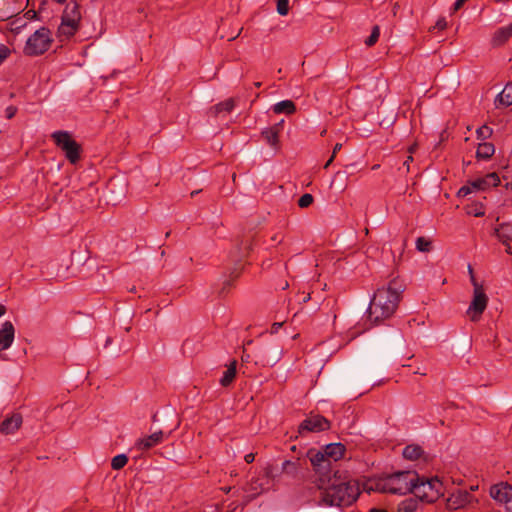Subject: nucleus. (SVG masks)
I'll return each mask as SVG.
<instances>
[{
  "label": "nucleus",
  "instance_id": "nucleus-13",
  "mask_svg": "<svg viewBox=\"0 0 512 512\" xmlns=\"http://www.w3.org/2000/svg\"><path fill=\"white\" fill-rule=\"evenodd\" d=\"M500 183V178L497 173L492 172L486 174L484 177L477 178L471 181V186L475 191H485L491 187H496Z\"/></svg>",
  "mask_w": 512,
  "mask_h": 512
},
{
  "label": "nucleus",
  "instance_id": "nucleus-3",
  "mask_svg": "<svg viewBox=\"0 0 512 512\" xmlns=\"http://www.w3.org/2000/svg\"><path fill=\"white\" fill-rule=\"evenodd\" d=\"M345 450L342 443H330L323 450L309 449L307 451V458L313 467L314 476H318L320 484L327 480L326 474L338 471L333 464L344 456Z\"/></svg>",
  "mask_w": 512,
  "mask_h": 512
},
{
  "label": "nucleus",
  "instance_id": "nucleus-19",
  "mask_svg": "<svg viewBox=\"0 0 512 512\" xmlns=\"http://www.w3.org/2000/svg\"><path fill=\"white\" fill-rule=\"evenodd\" d=\"M282 122L283 120L280 123L265 128L261 133L265 141L272 147H277L279 143V133L282 129Z\"/></svg>",
  "mask_w": 512,
  "mask_h": 512
},
{
  "label": "nucleus",
  "instance_id": "nucleus-58",
  "mask_svg": "<svg viewBox=\"0 0 512 512\" xmlns=\"http://www.w3.org/2000/svg\"><path fill=\"white\" fill-rule=\"evenodd\" d=\"M505 29H509L508 33L512 36V24L510 26L505 27Z\"/></svg>",
  "mask_w": 512,
  "mask_h": 512
},
{
  "label": "nucleus",
  "instance_id": "nucleus-26",
  "mask_svg": "<svg viewBox=\"0 0 512 512\" xmlns=\"http://www.w3.org/2000/svg\"><path fill=\"white\" fill-rule=\"evenodd\" d=\"M423 450L418 445H407L402 452V455L405 459L408 460H417L421 457Z\"/></svg>",
  "mask_w": 512,
  "mask_h": 512
},
{
  "label": "nucleus",
  "instance_id": "nucleus-20",
  "mask_svg": "<svg viewBox=\"0 0 512 512\" xmlns=\"http://www.w3.org/2000/svg\"><path fill=\"white\" fill-rule=\"evenodd\" d=\"M299 463L297 461L285 460L281 465V473L296 479L299 474Z\"/></svg>",
  "mask_w": 512,
  "mask_h": 512
},
{
  "label": "nucleus",
  "instance_id": "nucleus-5",
  "mask_svg": "<svg viewBox=\"0 0 512 512\" xmlns=\"http://www.w3.org/2000/svg\"><path fill=\"white\" fill-rule=\"evenodd\" d=\"M81 17L80 5L74 0L69 1L63 11L61 24L58 27L60 41L70 39L78 31Z\"/></svg>",
  "mask_w": 512,
  "mask_h": 512
},
{
  "label": "nucleus",
  "instance_id": "nucleus-28",
  "mask_svg": "<svg viewBox=\"0 0 512 512\" xmlns=\"http://www.w3.org/2000/svg\"><path fill=\"white\" fill-rule=\"evenodd\" d=\"M234 100L232 98L226 99L223 102L216 104L213 109L216 115L221 112H230L234 108Z\"/></svg>",
  "mask_w": 512,
  "mask_h": 512
},
{
  "label": "nucleus",
  "instance_id": "nucleus-36",
  "mask_svg": "<svg viewBox=\"0 0 512 512\" xmlns=\"http://www.w3.org/2000/svg\"><path fill=\"white\" fill-rule=\"evenodd\" d=\"M476 133H477L478 138L487 139L491 136L492 129L490 127H488L487 125H483L477 129Z\"/></svg>",
  "mask_w": 512,
  "mask_h": 512
},
{
  "label": "nucleus",
  "instance_id": "nucleus-2",
  "mask_svg": "<svg viewBox=\"0 0 512 512\" xmlns=\"http://www.w3.org/2000/svg\"><path fill=\"white\" fill-rule=\"evenodd\" d=\"M401 292V285H397L395 280L387 288L378 289L368 307L370 321L378 324L391 317L398 307Z\"/></svg>",
  "mask_w": 512,
  "mask_h": 512
},
{
  "label": "nucleus",
  "instance_id": "nucleus-25",
  "mask_svg": "<svg viewBox=\"0 0 512 512\" xmlns=\"http://www.w3.org/2000/svg\"><path fill=\"white\" fill-rule=\"evenodd\" d=\"M236 376V361H232L228 366L227 370L223 373L222 378L220 379V384L223 387L229 386Z\"/></svg>",
  "mask_w": 512,
  "mask_h": 512
},
{
  "label": "nucleus",
  "instance_id": "nucleus-63",
  "mask_svg": "<svg viewBox=\"0 0 512 512\" xmlns=\"http://www.w3.org/2000/svg\"><path fill=\"white\" fill-rule=\"evenodd\" d=\"M247 358H249V355H246V357H242V359L245 361H247Z\"/></svg>",
  "mask_w": 512,
  "mask_h": 512
},
{
  "label": "nucleus",
  "instance_id": "nucleus-10",
  "mask_svg": "<svg viewBox=\"0 0 512 512\" xmlns=\"http://www.w3.org/2000/svg\"><path fill=\"white\" fill-rule=\"evenodd\" d=\"M28 4L29 0H0V22L17 16Z\"/></svg>",
  "mask_w": 512,
  "mask_h": 512
},
{
  "label": "nucleus",
  "instance_id": "nucleus-23",
  "mask_svg": "<svg viewBox=\"0 0 512 512\" xmlns=\"http://www.w3.org/2000/svg\"><path fill=\"white\" fill-rule=\"evenodd\" d=\"M267 353L268 351H263L256 363H261L263 366H273L279 361L282 351L276 349L272 358L268 357Z\"/></svg>",
  "mask_w": 512,
  "mask_h": 512
},
{
  "label": "nucleus",
  "instance_id": "nucleus-29",
  "mask_svg": "<svg viewBox=\"0 0 512 512\" xmlns=\"http://www.w3.org/2000/svg\"><path fill=\"white\" fill-rule=\"evenodd\" d=\"M508 30L509 29H505V27L499 29L493 37V44L494 45H502L503 43H505L507 41V39L511 36L508 33Z\"/></svg>",
  "mask_w": 512,
  "mask_h": 512
},
{
  "label": "nucleus",
  "instance_id": "nucleus-38",
  "mask_svg": "<svg viewBox=\"0 0 512 512\" xmlns=\"http://www.w3.org/2000/svg\"><path fill=\"white\" fill-rule=\"evenodd\" d=\"M239 276V272H236V273H232V278L229 279V280H226L224 283H223V287L220 291L221 294H224L225 292H227L230 287L232 286V282L234 279H236L237 277Z\"/></svg>",
  "mask_w": 512,
  "mask_h": 512
},
{
  "label": "nucleus",
  "instance_id": "nucleus-37",
  "mask_svg": "<svg viewBox=\"0 0 512 512\" xmlns=\"http://www.w3.org/2000/svg\"><path fill=\"white\" fill-rule=\"evenodd\" d=\"M474 192V188L471 186V181H468L466 185L462 186L459 190L457 195L459 197H465L468 194Z\"/></svg>",
  "mask_w": 512,
  "mask_h": 512
},
{
  "label": "nucleus",
  "instance_id": "nucleus-59",
  "mask_svg": "<svg viewBox=\"0 0 512 512\" xmlns=\"http://www.w3.org/2000/svg\"><path fill=\"white\" fill-rule=\"evenodd\" d=\"M199 192H200V190L193 191V192H191V196L193 197V196H195L196 194H198Z\"/></svg>",
  "mask_w": 512,
  "mask_h": 512
},
{
  "label": "nucleus",
  "instance_id": "nucleus-44",
  "mask_svg": "<svg viewBox=\"0 0 512 512\" xmlns=\"http://www.w3.org/2000/svg\"><path fill=\"white\" fill-rule=\"evenodd\" d=\"M469 213H472L476 217H482V216H484L485 211L481 206L479 208H475V210H473V211H469Z\"/></svg>",
  "mask_w": 512,
  "mask_h": 512
},
{
  "label": "nucleus",
  "instance_id": "nucleus-18",
  "mask_svg": "<svg viewBox=\"0 0 512 512\" xmlns=\"http://www.w3.org/2000/svg\"><path fill=\"white\" fill-rule=\"evenodd\" d=\"M495 234L499 241L506 246V252L512 254V223H503L495 229Z\"/></svg>",
  "mask_w": 512,
  "mask_h": 512
},
{
  "label": "nucleus",
  "instance_id": "nucleus-27",
  "mask_svg": "<svg viewBox=\"0 0 512 512\" xmlns=\"http://www.w3.org/2000/svg\"><path fill=\"white\" fill-rule=\"evenodd\" d=\"M418 499L416 496L415 498H407L403 500L398 505V512H416L418 508Z\"/></svg>",
  "mask_w": 512,
  "mask_h": 512
},
{
  "label": "nucleus",
  "instance_id": "nucleus-21",
  "mask_svg": "<svg viewBox=\"0 0 512 512\" xmlns=\"http://www.w3.org/2000/svg\"><path fill=\"white\" fill-rule=\"evenodd\" d=\"M496 106L503 105L508 107L512 105V83H508L496 98Z\"/></svg>",
  "mask_w": 512,
  "mask_h": 512
},
{
  "label": "nucleus",
  "instance_id": "nucleus-9",
  "mask_svg": "<svg viewBox=\"0 0 512 512\" xmlns=\"http://www.w3.org/2000/svg\"><path fill=\"white\" fill-rule=\"evenodd\" d=\"M487 304L488 296L486 295L484 288L473 289V298L467 310V314L470 316L471 321L477 322L480 320Z\"/></svg>",
  "mask_w": 512,
  "mask_h": 512
},
{
  "label": "nucleus",
  "instance_id": "nucleus-62",
  "mask_svg": "<svg viewBox=\"0 0 512 512\" xmlns=\"http://www.w3.org/2000/svg\"><path fill=\"white\" fill-rule=\"evenodd\" d=\"M415 373H416V374H421V375H425V374H426V373H424V372H420V370L415 371Z\"/></svg>",
  "mask_w": 512,
  "mask_h": 512
},
{
  "label": "nucleus",
  "instance_id": "nucleus-15",
  "mask_svg": "<svg viewBox=\"0 0 512 512\" xmlns=\"http://www.w3.org/2000/svg\"><path fill=\"white\" fill-rule=\"evenodd\" d=\"M15 338V328L12 322L6 321L0 329V352L11 347Z\"/></svg>",
  "mask_w": 512,
  "mask_h": 512
},
{
  "label": "nucleus",
  "instance_id": "nucleus-54",
  "mask_svg": "<svg viewBox=\"0 0 512 512\" xmlns=\"http://www.w3.org/2000/svg\"><path fill=\"white\" fill-rule=\"evenodd\" d=\"M369 512H387L385 509L372 508Z\"/></svg>",
  "mask_w": 512,
  "mask_h": 512
},
{
  "label": "nucleus",
  "instance_id": "nucleus-11",
  "mask_svg": "<svg viewBox=\"0 0 512 512\" xmlns=\"http://www.w3.org/2000/svg\"><path fill=\"white\" fill-rule=\"evenodd\" d=\"M330 429V421L319 414H311L299 425V433L322 432Z\"/></svg>",
  "mask_w": 512,
  "mask_h": 512
},
{
  "label": "nucleus",
  "instance_id": "nucleus-14",
  "mask_svg": "<svg viewBox=\"0 0 512 512\" xmlns=\"http://www.w3.org/2000/svg\"><path fill=\"white\" fill-rule=\"evenodd\" d=\"M23 419L21 414L13 413L4 418L0 423V433L3 435L14 434L22 425Z\"/></svg>",
  "mask_w": 512,
  "mask_h": 512
},
{
  "label": "nucleus",
  "instance_id": "nucleus-17",
  "mask_svg": "<svg viewBox=\"0 0 512 512\" xmlns=\"http://www.w3.org/2000/svg\"><path fill=\"white\" fill-rule=\"evenodd\" d=\"M163 440H164V433H163V431L160 430V431L154 432L153 434H151L147 437L138 439L135 443V447L139 451H145V450H148V449L162 443Z\"/></svg>",
  "mask_w": 512,
  "mask_h": 512
},
{
  "label": "nucleus",
  "instance_id": "nucleus-34",
  "mask_svg": "<svg viewBox=\"0 0 512 512\" xmlns=\"http://www.w3.org/2000/svg\"><path fill=\"white\" fill-rule=\"evenodd\" d=\"M314 201V198L311 194L305 193L298 200V206L301 208L309 207Z\"/></svg>",
  "mask_w": 512,
  "mask_h": 512
},
{
  "label": "nucleus",
  "instance_id": "nucleus-43",
  "mask_svg": "<svg viewBox=\"0 0 512 512\" xmlns=\"http://www.w3.org/2000/svg\"><path fill=\"white\" fill-rule=\"evenodd\" d=\"M37 12L33 9L31 10H28L25 14H24V17L28 20H33V19H37Z\"/></svg>",
  "mask_w": 512,
  "mask_h": 512
},
{
  "label": "nucleus",
  "instance_id": "nucleus-32",
  "mask_svg": "<svg viewBox=\"0 0 512 512\" xmlns=\"http://www.w3.org/2000/svg\"><path fill=\"white\" fill-rule=\"evenodd\" d=\"M416 248L420 252H429L431 249V241L424 237H418L416 240Z\"/></svg>",
  "mask_w": 512,
  "mask_h": 512
},
{
  "label": "nucleus",
  "instance_id": "nucleus-4",
  "mask_svg": "<svg viewBox=\"0 0 512 512\" xmlns=\"http://www.w3.org/2000/svg\"><path fill=\"white\" fill-rule=\"evenodd\" d=\"M416 481H419V476L415 471H399L384 479L382 490L391 494L404 495L413 491Z\"/></svg>",
  "mask_w": 512,
  "mask_h": 512
},
{
  "label": "nucleus",
  "instance_id": "nucleus-61",
  "mask_svg": "<svg viewBox=\"0 0 512 512\" xmlns=\"http://www.w3.org/2000/svg\"><path fill=\"white\" fill-rule=\"evenodd\" d=\"M288 286H289L288 282H285V284H283L282 289H286V288H288Z\"/></svg>",
  "mask_w": 512,
  "mask_h": 512
},
{
  "label": "nucleus",
  "instance_id": "nucleus-33",
  "mask_svg": "<svg viewBox=\"0 0 512 512\" xmlns=\"http://www.w3.org/2000/svg\"><path fill=\"white\" fill-rule=\"evenodd\" d=\"M380 29L378 26H374L370 36L365 40V44L369 47L373 46L379 38Z\"/></svg>",
  "mask_w": 512,
  "mask_h": 512
},
{
  "label": "nucleus",
  "instance_id": "nucleus-51",
  "mask_svg": "<svg viewBox=\"0 0 512 512\" xmlns=\"http://www.w3.org/2000/svg\"><path fill=\"white\" fill-rule=\"evenodd\" d=\"M335 156L331 155V157L328 159V161L325 163L324 168H328L330 164L333 162Z\"/></svg>",
  "mask_w": 512,
  "mask_h": 512
},
{
  "label": "nucleus",
  "instance_id": "nucleus-48",
  "mask_svg": "<svg viewBox=\"0 0 512 512\" xmlns=\"http://www.w3.org/2000/svg\"><path fill=\"white\" fill-rule=\"evenodd\" d=\"M506 510L512 512V497L505 503Z\"/></svg>",
  "mask_w": 512,
  "mask_h": 512
},
{
  "label": "nucleus",
  "instance_id": "nucleus-64",
  "mask_svg": "<svg viewBox=\"0 0 512 512\" xmlns=\"http://www.w3.org/2000/svg\"><path fill=\"white\" fill-rule=\"evenodd\" d=\"M135 290H136V289H135V287H132V288L130 289V292H135Z\"/></svg>",
  "mask_w": 512,
  "mask_h": 512
},
{
  "label": "nucleus",
  "instance_id": "nucleus-30",
  "mask_svg": "<svg viewBox=\"0 0 512 512\" xmlns=\"http://www.w3.org/2000/svg\"><path fill=\"white\" fill-rule=\"evenodd\" d=\"M128 462V457L125 454H119L112 458L111 467L114 470L122 469Z\"/></svg>",
  "mask_w": 512,
  "mask_h": 512
},
{
  "label": "nucleus",
  "instance_id": "nucleus-6",
  "mask_svg": "<svg viewBox=\"0 0 512 512\" xmlns=\"http://www.w3.org/2000/svg\"><path fill=\"white\" fill-rule=\"evenodd\" d=\"M412 493L421 501L433 503L443 495V484L437 478L430 480L419 478V481L415 482Z\"/></svg>",
  "mask_w": 512,
  "mask_h": 512
},
{
  "label": "nucleus",
  "instance_id": "nucleus-45",
  "mask_svg": "<svg viewBox=\"0 0 512 512\" xmlns=\"http://www.w3.org/2000/svg\"><path fill=\"white\" fill-rule=\"evenodd\" d=\"M470 281H471L474 289H476V288H483V286L477 282V280H476L474 275L470 276Z\"/></svg>",
  "mask_w": 512,
  "mask_h": 512
},
{
  "label": "nucleus",
  "instance_id": "nucleus-8",
  "mask_svg": "<svg viewBox=\"0 0 512 512\" xmlns=\"http://www.w3.org/2000/svg\"><path fill=\"white\" fill-rule=\"evenodd\" d=\"M51 137L55 144L65 153L66 158L71 164L79 161L81 146L72 139L67 131H55Z\"/></svg>",
  "mask_w": 512,
  "mask_h": 512
},
{
  "label": "nucleus",
  "instance_id": "nucleus-49",
  "mask_svg": "<svg viewBox=\"0 0 512 512\" xmlns=\"http://www.w3.org/2000/svg\"><path fill=\"white\" fill-rule=\"evenodd\" d=\"M341 148H342V144H341V143H337V144L334 146V148H333V153H332V155H334V156H335V155H336V153H337L338 151H340V150H341Z\"/></svg>",
  "mask_w": 512,
  "mask_h": 512
},
{
  "label": "nucleus",
  "instance_id": "nucleus-46",
  "mask_svg": "<svg viewBox=\"0 0 512 512\" xmlns=\"http://www.w3.org/2000/svg\"><path fill=\"white\" fill-rule=\"evenodd\" d=\"M255 459V455L253 453H248L245 455L244 460L246 463H252Z\"/></svg>",
  "mask_w": 512,
  "mask_h": 512
},
{
  "label": "nucleus",
  "instance_id": "nucleus-31",
  "mask_svg": "<svg viewBox=\"0 0 512 512\" xmlns=\"http://www.w3.org/2000/svg\"><path fill=\"white\" fill-rule=\"evenodd\" d=\"M264 490L265 488L263 487V482L260 478L252 479L247 489V491L252 492L253 495H258Z\"/></svg>",
  "mask_w": 512,
  "mask_h": 512
},
{
  "label": "nucleus",
  "instance_id": "nucleus-55",
  "mask_svg": "<svg viewBox=\"0 0 512 512\" xmlns=\"http://www.w3.org/2000/svg\"><path fill=\"white\" fill-rule=\"evenodd\" d=\"M310 298H311L310 294L305 295L304 298H303V302L304 303L308 302L310 300Z\"/></svg>",
  "mask_w": 512,
  "mask_h": 512
},
{
  "label": "nucleus",
  "instance_id": "nucleus-24",
  "mask_svg": "<svg viewBox=\"0 0 512 512\" xmlns=\"http://www.w3.org/2000/svg\"><path fill=\"white\" fill-rule=\"evenodd\" d=\"M495 152L494 145L489 142H483L478 145L476 156L481 159H489Z\"/></svg>",
  "mask_w": 512,
  "mask_h": 512
},
{
  "label": "nucleus",
  "instance_id": "nucleus-22",
  "mask_svg": "<svg viewBox=\"0 0 512 512\" xmlns=\"http://www.w3.org/2000/svg\"><path fill=\"white\" fill-rule=\"evenodd\" d=\"M272 109L276 114L291 115L296 111V106L292 100H283L274 104Z\"/></svg>",
  "mask_w": 512,
  "mask_h": 512
},
{
  "label": "nucleus",
  "instance_id": "nucleus-40",
  "mask_svg": "<svg viewBox=\"0 0 512 512\" xmlns=\"http://www.w3.org/2000/svg\"><path fill=\"white\" fill-rule=\"evenodd\" d=\"M10 49L5 45H0V64L9 56Z\"/></svg>",
  "mask_w": 512,
  "mask_h": 512
},
{
  "label": "nucleus",
  "instance_id": "nucleus-42",
  "mask_svg": "<svg viewBox=\"0 0 512 512\" xmlns=\"http://www.w3.org/2000/svg\"><path fill=\"white\" fill-rule=\"evenodd\" d=\"M17 113V108L15 106H8L6 109H5V115H6V118L7 119H11L15 116V114Z\"/></svg>",
  "mask_w": 512,
  "mask_h": 512
},
{
  "label": "nucleus",
  "instance_id": "nucleus-53",
  "mask_svg": "<svg viewBox=\"0 0 512 512\" xmlns=\"http://www.w3.org/2000/svg\"><path fill=\"white\" fill-rule=\"evenodd\" d=\"M6 312V308L4 305L0 304V317L3 316Z\"/></svg>",
  "mask_w": 512,
  "mask_h": 512
},
{
  "label": "nucleus",
  "instance_id": "nucleus-60",
  "mask_svg": "<svg viewBox=\"0 0 512 512\" xmlns=\"http://www.w3.org/2000/svg\"><path fill=\"white\" fill-rule=\"evenodd\" d=\"M254 86H255V87H257V88H259V87L261 86V82H255V83H254Z\"/></svg>",
  "mask_w": 512,
  "mask_h": 512
},
{
  "label": "nucleus",
  "instance_id": "nucleus-39",
  "mask_svg": "<svg viewBox=\"0 0 512 512\" xmlns=\"http://www.w3.org/2000/svg\"><path fill=\"white\" fill-rule=\"evenodd\" d=\"M265 476L267 479H270L272 481H276L277 478L280 476L279 474H277L275 471H274V468L273 467H268L266 468L265 470Z\"/></svg>",
  "mask_w": 512,
  "mask_h": 512
},
{
  "label": "nucleus",
  "instance_id": "nucleus-57",
  "mask_svg": "<svg viewBox=\"0 0 512 512\" xmlns=\"http://www.w3.org/2000/svg\"><path fill=\"white\" fill-rule=\"evenodd\" d=\"M222 491L225 493H229L231 491V487H223Z\"/></svg>",
  "mask_w": 512,
  "mask_h": 512
},
{
  "label": "nucleus",
  "instance_id": "nucleus-1",
  "mask_svg": "<svg viewBox=\"0 0 512 512\" xmlns=\"http://www.w3.org/2000/svg\"><path fill=\"white\" fill-rule=\"evenodd\" d=\"M327 480L320 484L318 476H313L312 483L321 491L319 505L323 506H349L359 496V487L356 481L350 478L346 471H334L326 474Z\"/></svg>",
  "mask_w": 512,
  "mask_h": 512
},
{
  "label": "nucleus",
  "instance_id": "nucleus-16",
  "mask_svg": "<svg viewBox=\"0 0 512 512\" xmlns=\"http://www.w3.org/2000/svg\"><path fill=\"white\" fill-rule=\"evenodd\" d=\"M490 496L505 504L512 497V486L504 482L495 484L490 488Z\"/></svg>",
  "mask_w": 512,
  "mask_h": 512
},
{
  "label": "nucleus",
  "instance_id": "nucleus-47",
  "mask_svg": "<svg viewBox=\"0 0 512 512\" xmlns=\"http://www.w3.org/2000/svg\"><path fill=\"white\" fill-rule=\"evenodd\" d=\"M282 326V323H274L271 327V333H277V331L279 330V328Z\"/></svg>",
  "mask_w": 512,
  "mask_h": 512
},
{
  "label": "nucleus",
  "instance_id": "nucleus-41",
  "mask_svg": "<svg viewBox=\"0 0 512 512\" xmlns=\"http://www.w3.org/2000/svg\"><path fill=\"white\" fill-rule=\"evenodd\" d=\"M447 27V22L445 18H439L433 27V29H437L439 31L444 30Z\"/></svg>",
  "mask_w": 512,
  "mask_h": 512
},
{
  "label": "nucleus",
  "instance_id": "nucleus-7",
  "mask_svg": "<svg viewBox=\"0 0 512 512\" xmlns=\"http://www.w3.org/2000/svg\"><path fill=\"white\" fill-rule=\"evenodd\" d=\"M51 42V31L41 27L28 38L24 51L31 56L41 55L50 48Z\"/></svg>",
  "mask_w": 512,
  "mask_h": 512
},
{
  "label": "nucleus",
  "instance_id": "nucleus-52",
  "mask_svg": "<svg viewBox=\"0 0 512 512\" xmlns=\"http://www.w3.org/2000/svg\"><path fill=\"white\" fill-rule=\"evenodd\" d=\"M241 31H242V28L238 29L237 33L235 35L231 36L230 38H228V40L232 41V40L236 39L240 35Z\"/></svg>",
  "mask_w": 512,
  "mask_h": 512
},
{
  "label": "nucleus",
  "instance_id": "nucleus-12",
  "mask_svg": "<svg viewBox=\"0 0 512 512\" xmlns=\"http://www.w3.org/2000/svg\"><path fill=\"white\" fill-rule=\"evenodd\" d=\"M473 499V496L465 490L453 492L447 499V507L451 510H457L465 507Z\"/></svg>",
  "mask_w": 512,
  "mask_h": 512
},
{
  "label": "nucleus",
  "instance_id": "nucleus-50",
  "mask_svg": "<svg viewBox=\"0 0 512 512\" xmlns=\"http://www.w3.org/2000/svg\"><path fill=\"white\" fill-rule=\"evenodd\" d=\"M413 161L412 156H408L406 161L404 162V165L407 166V172L409 171V163Z\"/></svg>",
  "mask_w": 512,
  "mask_h": 512
},
{
  "label": "nucleus",
  "instance_id": "nucleus-35",
  "mask_svg": "<svg viewBox=\"0 0 512 512\" xmlns=\"http://www.w3.org/2000/svg\"><path fill=\"white\" fill-rule=\"evenodd\" d=\"M289 11V1L288 0H278L277 1V12L285 16L288 14Z\"/></svg>",
  "mask_w": 512,
  "mask_h": 512
},
{
  "label": "nucleus",
  "instance_id": "nucleus-56",
  "mask_svg": "<svg viewBox=\"0 0 512 512\" xmlns=\"http://www.w3.org/2000/svg\"><path fill=\"white\" fill-rule=\"evenodd\" d=\"M468 272L470 276L474 275L473 268L471 265H468Z\"/></svg>",
  "mask_w": 512,
  "mask_h": 512
}]
</instances>
